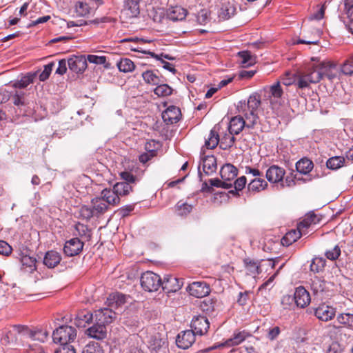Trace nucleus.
<instances>
[{"instance_id":"2","label":"nucleus","mask_w":353,"mask_h":353,"mask_svg":"<svg viewBox=\"0 0 353 353\" xmlns=\"http://www.w3.org/2000/svg\"><path fill=\"white\" fill-rule=\"evenodd\" d=\"M77 337V330L69 325H62L53 332L52 339L55 343L68 345L73 342Z\"/></svg>"},{"instance_id":"8","label":"nucleus","mask_w":353,"mask_h":353,"mask_svg":"<svg viewBox=\"0 0 353 353\" xmlns=\"http://www.w3.org/2000/svg\"><path fill=\"white\" fill-rule=\"evenodd\" d=\"M14 327L25 339H30L33 341H44L48 336V333L42 330H31L27 327L21 325H15Z\"/></svg>"},{"instance_id":"7","label":"nucleus","mask_w":353,"mask_h":353,"mask_svg":"<svg viewBox=\"0 0 353 353\" xmlns=\"http://www.w3.org/2000/svg\"><path fill=\"white\" fill-rule=\"evenodd\" d=\"M195 333L190 330L182 331L178 334L176 344L178 347L187 350L195 342Z\"/></svg>"},{"instance_id":"50","label":"nucleus","mask_w":353,"mask_h":353,"mask_svg":"<svg viewBox=\"0 0 353 353\" xmlns=\"http://www.w3.org/2000/svg\"><path fill=\"white\" fill-rule=\"evenodd\" d=\"M154 92L159 97H166L172 94V89L168 84L163 83L156 87Z\"/></svg>"},{"instance_id":"18","label":"nucleus","mask_w":353,"mask_h":353,"mask_svg":"<svg viewBox=\"0 0 353 353\" xmlns=\"http://www.w3.org/2000/svg\"><path fill=\"white\" fill-rule=\"evenodd\" d=\"M85 333L91 338L97 340H102L106 338L107 329L105 325L95 322L92 326L86 330Z\"/></svg>"},{"instance_id":"19","label":"nucleus","mask_w":353,"mask_h":353,"mask_svg":"<svg viewBox=\"0 0 353 353\" xmlns=\"http://www.w3.org/2000/svg\"><path fill=\"white\" fill-rule=\"evenodd\" d=\"M307 232L303 230H292L287 232L285 236L281 239V243L284 246H289L294 242L296 241L302 235H305Z\"/></svg>"},{"instance_id":"56","label":"nucleus","mask_w":353,"mask_h":353,"mask_svg":"<svg viewBox=\"0 0 353 353\" xmlns=\"http://www.w3.org/2000/svg\"><path fill=\"white\" fill-rule=\"evenodd\" d=\"M216 301L212 299H208L202 303L201 307L203 311L211 313L214 311Z\"/></svg>"},{"instance_id":"49","label":"nucleus","mask_w":353,"mask_h":353,"mask_svg":"<svg viewBox=\"0 0 353 353\" xmlns=\"http://www.w3.org/2000/svg\"><path fill=\"white\" fill-rule=\"evenodd\" d=\"M325 261L321 258H314L310 265V270L314 273H319L324 269Z\"/></svg>"},{"instance_id":"38","label":"nucleus","mask_w":353,"mask_h":353,"mask_svg":"<svg viewBox=\"0 0 353 353\" xmlns=\"http://www.w3.org/2000/svg\"><path fill=\"white\" fill-rule=\"evenodd\" d=\"M268 186V183L262 178H256L250 181L248 188L250 192H260Z\"/></svg>"},{"instance_id":"14","label":"nucleus","mask_w":353,"mask_h":353,"mask_svg":"<svg viewBox=\"0 0 353 353\" xmlns=\"http://www.w3.org/2000/svg\"><path fill=\"white\" fill-rule=\"evenodd\" d=\"M115 318V312L112 309L101 308L95 311L94 321L104 325L112 322Z\"/></svg>"},{"instance_id":"25","label":"nucleus","mask_w":353,"mask_h":353,"mask_svg":"<svg viewBox=\"0 0 353 353\" xmlns=\"http://www.w3.org/2000/svg\"><path fill=\"white\" fill-rule=\"evenodd\" d=\"M126 301V296L119 292L110 294L107 298L106 303L108 306L117 308L124 304Z\"/></svg>"},{"instance_id":"48","label":"nucleus","mask_w":353,"mask_h":353,"mask_svg":"<svg viewBox=\"0 0 353 353\" xmlns=\"http://www.w3.org/2000/svg\"><path fill=\"white\" fill-rule=\"evenodd\" d=\"M12 101L19 108L25 106L26 102L24 92L17 90L12 96Z\"/></svg>"},{"instance_id":"13","label":"nucleus","mask_w":353,"mask_h":353,"mask_svg":"<svg viewBox=\"0 0 353 353\" xmlns=\"http://www.w3.org/2000/svg\"><path fill=\"white\" fill-rule=\"evenodd\" d=\"M294 299H295V304L296 306L301 308L305 307L311 301L310 293L303 286H299L296 288L294 293Z\"/></svg>"},{"instance_id":"57","label":"nucleus","mask_w":353,"mask_h":353,"mask_svg":"<svg viewBox=\"0 0 353 353\" xmlns=\"http://www.w3.org/2000/svg\"><path fill=\"white\" fill-rule=\"evenodd\" d=\"M79 215L81 218L85 219L86 220H88L90 218L95 216L92 209V207H89L87 205H83L80 208Z\"/></svg>"},{"instance_id":"45","label":"nucleus","mask_w":353,"mask_h":353,"mask_svg":"<svg viewBox=\"0 0 353 353\" xmlns=\"http://www.w3.org/2000/svg\"><path fill=\"white\" fill-rule=\"evenodd\" d=\"M36 77V74H28L23 77L21 80L15 82L13 86L15 88H25L30 83H33V81Z\"/></svg>"},{"instance_id":"22","label":"nucleus","mask_w":353,"mask_h":353,"mask_svg":"<svg viewBox=\"0 0 353 353\" xmlns=\"http://www.w3.org/2000/svg\"><path fill=\"white\" fill-rule=\"evenodd\" d=\"M320 221V217L313 212H310L307 214L303 221L298 224V229L303 230L305 232H307V228H309L312 225L319 223Z\"/></svg>"},{"instance_id":"4","label":"nucleus","mask_w":353,"mask_h":353,"mask_svg":"<svg viewBox=\"0 0 353 353\" xmlns=\"http://www.w3.org/2000/svg\"><path fill=\"white\" fill-rule=\"evenodd\" d=\"M140 281L143 289L148 292L157 291L162 284L160 276L151 271L142 274Z\"/></svg>"},{"instance_id":"52","label":"nucleus","mask_w":353,"mask_h":353,"mask_svg":"<svg viewBox=\"0 0 353 353\" xmlns=\"http://www.w3.org/2000/svg\"><path fill=\"white\" fill-rule=\"evenodd\" d=\"M337 321L339 323L348 327L353 326V314L350 313L340 314L337 316Z\"/></svg>"},{"instance_id":"61","label":"nucleus","mask_w":353,"mask_h":353,"mask_svg":"<svg viewBox=\"0 0 353 353\" xmlns=\"http://www.w3.org/2000/svg\"><path fill=\"white\" fill-rule=\"evenodd\" d=\"M54 65V63L53 62H51L44 66L43 72L39 74V80L41 81H44L48 79L50 74L52 72Z\"/></svg>"},{"instance_id":"34","label":"nucleus","mask_w":353,"mask_h":353,"mask_svg":"<svg viewBox=\"0 0 353 353\" xmlns=\"http://www.w3.org/2000/svg\"><path fill=\"white\" fill-rule=\"evenodd\" d=\"M220 142L218 130L214 126L210 132L208 138L205 140V147L208 149L215 148Z\"/></svg>"},{"instance_id":"33","label":"nucleus","mask_w":353,"mask_h":353,"mask_svg":"<svg viewBox=\"0 0 353 353\" xmlns=\"http://www.w3.org/2000/svg\"><path fill=\"white\" fill-rule=\"evenodd\" d=\"M216 159L214 156H207L203 160V170L206 174H210L216 170Z\"/></svg>"},{"instance_id":"43","label":"nucleus","mask_w":353,"mask_h":353,"mask_svg":"<svg viewBox=\"0 0 353 353\" xmlns=\"http://www.w3.org/2000/svg\"><path fill=\"white\" fill-rule=\"evenodd\" d=\"M142 77L147 83L152 85H158L162 81L160 77L152 70L144 72Z\"/></svg>"},{"instance_id":"46","label":"nucleus","mask_w":353,"mask_h":353,"mask_svg":"<svg viewBox=\"0 0 353 353\" xmlns=\"http://www.w3.org/2000/svg\"><path fill=\"white\" fill-rule=\"evenodd\" d=\"M187 15V10L180 6H176L172 8L170 18L173 21L183 20Z\"/></svg>"},{"instance_id":"5","label":"nucleus","mask_w":353,"mask_h":353,"mask_svg":"<svg viewBox=\"0 0 353 353\" xmlns=\"http://www.w3.org/2000/svg\"><path fill=\"white\" fill-rule=\"evenodd\" d=\"M330 285H332L330 283L326 282L316 276L312 279L311 290L317 299L322 301L329 296L328 292Z\"/></svg>"},{"instance_id":"64","label":"nucleus","mask_w":353,"mask_h":353,"mask_svg":"<svg viewBox=\"0 0 353 353\" xmlns=\"http://www.w3.org/2000/svg\"><path fill=\"white\" fill-rule=\"evenodd\" d=\"M12 251V247L5 241H0V254L9 256Z\"/></svg>"},{"instance_id":"40","label":"nucleus","mask_w":353,"mask_h":353,"mask_svg":"<svg viewBox=\"0 0 353 353\" xmlns=\"http://www.w3.org/2000/svg\"><path fill=\"white\" fill-rule=\"evenodd\" d=\"M306 74L310 78L308 81L312 82V83H316L323 78L319 63L311 68Z\"/></svg>"},{"instance_id":"59","label":"nucleus","mask_w":353,"mask_h":353,"mask_svg":"<svg viewBox=\"0 0 353 353\" xmlns=\"http://www.w3.org/2000/svg\"><path fill=\"white\" fill-rule=\"evenodd\" d=\"M210 183L211 186L222 188L224 189H229L232 186V183L224 181V180L221 181L219 179H210Z\"/></svg>"},{"instance_id":"44","label":"nucleus","mask_w":353,"mask_h":353,"mask_svg":"<svg viewBox=\"0 0 353 353\" xmlns=\"http://www.w3.org/2000/svg\"><path fill=\"white\" fill-rule=\"evenodd\" d=\"M193 206L188 203L179 201L175 205V210L179 216H186L192 210Z\"/></svg>"},{"instance_id":"62","label":"nucleus","mask_w":353,"mask_h":353,"mask_svg":"<svg viewBox=\"0 0 353 353\" xmlns=\"http://www.w3.org/2000/svg\"><path fill=\"white\" fill-rule=\"evenodd\" d=\"M246 177L244 176H242L234 181V190H231L230 192L232 194H234L235 192L241 191L242 190L246 184Z\"/></svg>"},{"instance_id":"55","label":"nucleus","mask_w":353,"mask_h":353,"mask_svg":"<svg viewBox=\"0 0 353 353\" xmlns=\"http://www.w3.org/2000/svg\"><path fill=\"white\" fill-rule=\"evenodd\" d=\"M248 336L249 334L246 332H240L237 334H234V337L230 339L228 343H229L230 342V344L232 345H237L243 342Z\"/></svg>"},{"instance_id":"26","label":"nucleus","mask_w":353,"mask_h":353,"mask_svg":"<svg viewBox=\"0 0 353 353\" xmlns=\"http://www.w3.org/2000/svg\"><path fill=\"white\" fill-rule=\"evenodd\" d=\"M93 319V314L88 310L79 312L74 318V324L77 327H83L86 324L90 323Z\"/></svg>"},{"instance_id":"9","label":"nucleus","mask_w":353,"mask_h":353,"mask_svg":"<svg viewBox=\"0 0 353 353\" xmlns=\"http://www.w3.org/2000/svg\"><path fill=\"white\" fill-rule=\"evenodd\" d=\"M84 243L79 238H72L65 243L63 252L68 256L78 255L83 250Z\"/></svg>"},{"instance_id":"20","label":"nucleus","mask_w":353,"mask_h":353,"mask_svg":"<svg viewBox=\"0 0 353 353\" xmlns=\"http://www.w3.org/2000/svg\"><path fill=\"white\" fill-rule=\"evenodd\" d=\"M325 333L327 336L334 341H343L346 337L344 329L334 325H328L325 327Z\"/></svg>"},{"instance_id":"28","label":"nucleus","mask_w":353,"mask_h":353,"mask_svg":"<svg viewBox=\"0 0 353 353\" xmlns=\"http://www.w3.org/2000/svg\"><path fill=\"white\" fill-rule=\"evenodd\" d=\"M92 209L95 216H99L105 212L108 206L101 197H96L92 199Z\"/></svg>"},{"instance_id":"47","label":"nucleus","mask_w":353,"mask_h":353,"mask_svg":"<svg viewBox=\"0 0 353 353\" xmlns=\"http://www.w3.org/2000/svg\"><path fill=\"white\" fill-rule=\"evenodd\" d=\"M77 234L82 239L88 241L91 238V231L83 224L77 223L75 226Z\"/></svg>"},{"instance_id":"17","label":"nucleus","mask_w":353,"mask_h":353,"mask_svg":"<svg viewBox=\"0 0 353 353\" xmlns=\"http://www.w3.org/2000/svg\"><path fill=\"white\" fill-rule=\"evenodd\" d=\"M335 309L325 304L320 305L314 312L316 318L323 321L331 320L335 316Z\"/></svg>"},{"instance_id":"58","label":"nucleus","mask_w":353,"mask_h":353,"mask_svg":"<svg viewBox=\"0 0 353 353\" xmlns=\"http://www.w3.org/2000/svg\"><path fill=\"white\" fill-rule=\"evenodd\" d=\"M256 113L257 112H249L248 114H245V121L246 122V126L248 128H251L257 123L259 117Z\"/></svg>"},{"instance_id":"23","label":"nucleus","mask_w":353,"mask_h":353,"mask_svg":"<svg viewBox=\"0 0 353 353\" xmlns=\"http://www.w3.org/2000/svg\"><path fill=\"white\" fill-rule=\"evenodd\" d=\"M246 126V122L241 117H232L229 123V132L230 134H239Z\"/></svg>"},{"instance_id":"53","label":"nucleus","mask_w":353,"mask_h":353,"mask_svg":"<svg viewBox=\"0 0 353 353\" xmlns=\"http://www.w3.org/2000/svg\"><path fill=\"white\" fill-rule=\"evenodd\" d=\"M261 104L260 97L257 94L251 95L247 101V107L250 110H256Z\"/></svg>"},{"instance_id":"60","label":"nucleus","mask_w":353,"mask_h":353,"mask_svg":"<svg viewBox=\"0 0 353 353\" xmlns=\"http://www.w3.org/2000/svg\"><path fill=\"white\" fill-rule=\"evenodd\" d=\"M341 71L346 75L353 74V56L343 64Z\"/></svg>"},{"instance_id":"32","label":"nucleus","mask_w":353,"mask_h":353,"mask_svg":"<svg viewBox=\"0 0 353 353\" xmlns=\"http://www.w3.org/2000/svg\"><path fill=\"white\" fill-rule=\"evenodd\" d=\"M74 12L78 17H85L91 14L92 8L85 1H77L74 5Z\"/></svg>"},{"instance_id":"21","label":"nucleus","mask_w":353,"mask_h":353,"mask_svg":"<svg viewBox=\"0 0 353 353\" xmlns=\"http://www.w3.org/2000/svg\"><path fill=\"white\" fill-rule=\"evenodd\" d=\"M220 174L224 181L231 183L230 181L237 176L238 170L233 165L227 163L221 168Z\"/></svg>"},{"instance_id":"30","label":"nucleus","mask_w":353,"mask_h":353,"mask_svg":"<svg viewBox=\"0 0 353 353\" xmlns=\"http://www.w3.org/2000/svg\"><path fill=\"white\" fill-rule=\"evenodd\" d=\"M21 263L22 268L25 272L32 273L36 270L37 260L34 257L30 256L27 254H22L21 256Z\"/></svg>"},{"instance_id":"31","label":"nucleus","mask_w":353,"mask_h":353,"mask_svg":"<svg viewBox=\"0 0 353 353\" xmlns=\"http://www.w3.org/2000/svg\"><path fill=\"white\" fill-rule=\"evenodd\" d=\"M313 168V162L307 158L301 159L296 163L297 172L305 175L309 174L312 170Z\"/></svg>"},{"instance_id":"1","label":"nucleus","mask_w":353,"mask_h":353,"mask_svg":"<svg viewBox=\"0 0 353 353\" xmlns=\"http://www.w3.org/2000/svg\"><path fill=\"white\" fill-rule=\"evenodd\" d=\"M146 343L151 353H170L167 336L155 328L148 330Z\"/></svg>"},{"instance_id":"51","label":"nucleus","mask_w":353,"mask_h":353,"mask_svg":"<svg viewBox=\"0 0 353 353\" xmlns=\"http://www.w3.org/2000/svg\"><path fill=\"white\" fill-rule=\"evenodd\" d=\"M345 6L346 10L345 14L347 16V21H345L346 26L353 33V4L350 5L348 3H345Z\"/></svg>"},{"instance_id":"42","label":"nucleus","mask_w":353,"mask_h":353,"mask_svg":"<svg viewBox=\"0 0 353 353\" xmlns=\"http://www.w3.org/2000/svg\"><path fill=\"white\" fill-rule=\"evenodd\" d=\"M117 67L121 72H130L134 69V63L128 58H122L117 63Z\"/></svg>"},{"instance_id":"63","label":"nucleus","mask_w":353,"mask_h":353,"mask_svg":"<svg viewBox=\"0 0 353 353\" xmlns=\"http://www.w3.org/2000/svg\"><path fill=\"white\" fill-rule=\"evenodd\" d=\"M86 60L90 63H92L97 65H102L106 62V57L105 56L90 54L86 58Z\"/></svg>"},{"instance_id":"35","label":"nucleus","mask_w":353,"mask_h":353,"mask_svg":"<svg viewBox=\"0 0 353 353\" xmlns=\"http://www.w3.org/2000/svg\"><path fill=\"white\" fill-rule=\"evenodd\" d=\"M113 189L119 198L120 196H127L132 192V185L127 182L117 183L113 186Z\"/></svg>"},{"instance_id":"37","label":"nucleus","mask_w":353,"mask_h":353,"mask_svg":"<svg viewBox=\"0 0 353 353\" xmlns=\"http://www.w3.org/2000/svg\"><path fill=\"white\" fill-rule=\"evenodd\" d=\"M161 117L166 124H174L181 119V112H161Z\"/></svg>"},{"instance_id":"6","label":"nucleus","mask_w":353,"mask_h":353,"mask_svg":"<svg viewBox=\"0 0 353 353\" xmlns=\"http://www.w3.org/2000/svg\"><path fill=\"white\" fill-rule=\"evenodd\" d=\"M319 65L323 77H327L331 82L339 79L340 71L336 63L324 60L319 62Z\"/></svg>"},{"instance_id":"29","label":"nucleus","mask_w":353,"mask_h":353,"mask_svg":"<svg viewBox=\"0 0 353 353\" xmlns=\"http://www.w3.org/2000/svg\"><path fill=\"white\" fill-rule=\"evenodd\" d=\"M141 0H125V12L129 17H136L139 14Z\"/></svg>"},{"instance_id":"12","label":"nucleus","mask_w":353,"mask_h":353,"mask_svg":"<svg viewBox=\"0 0 353 353\" xmlns=\"http://www.w3.org/2000/svg\"><path fill=\"white\" fill-rule=\"evenodd\" d=\"M69 69L77 73H83L87 68V60L84 56H73L68 59Z\"/></svg>"},{"instance_id":"10","label":"nucleus","mask_w":353,"mask_h":353,"mask_svg":"<svg viewBox=\"0 0 353 353\" xmlns=\"http://www.w3.org/2000/svg\"><path fill=\"white\" fill-rule=\"evenodd\" d=\"M210 327L208 319L205 316H194L191 322V328L195 335L202 336L207 333Z\"/></svg>"},{"instance_id":"39","label":"nucleus","mask_w":353,"mask_h":353,"mask_svg":"<svg viewBox=\"0 0 353 353\" xmlns=\"http://www.w3.org/2000/svg\"><path fill=\"white\" fill-rule=\"evenodd\" d=\"M244 263L248 274L256 276L261 273L260 265L258 262L246 259L244 260Z\"/></svg>"},{"instance_id":"11","label":"nucleus","mask_w":353,"mask_h":353,"mask_svg":"<svg viewBox=\"0 0 353 353\" xmlns=\"http://www.w3.org/2000/svg\"><path fill=\"white\" fill-rule=\"evenodd\" d=\"M188 290L190 295L202 298L208 296L210 292V286L204 281H196L190 284Z\"/></svg>"},{"instance_id":"16","label":"nucleus","mask_w":353,"mask_h":353,"mask_svg":"<svg viewBox=\"0 0 353 353\" xmlns=\"http://www.w3.org/2000/svg\"><path fill=\"white\" fill-rule=\"evenodd\" d=\"M161 286L166 293L175 292L181 289L182 283L177 278L167 275L164 276Z\"/></svg>"},{"instance_id":"24","label":"nucleus","mask_w":353,"mask_h":353,"mask_svg":"<svg viewBox=\"0 0 353 353\" xmlns=\"http://www.w3.org/2000/svg\"><path fill=\"white\" fill-rule=\"evenodd\" d=\"M61 260V256L59 253L54 250H50L46 253L43 263L48 268H53L60 263Z\"/></svg>"},{"instance_id":"15","label":"nucleus","mask_w":353,"mask_h":353,"mask_svg":"<svg viewBox=\"0 0 353 353\" xmlns=\"http://www.w3.org/2000/svg\"><path fill=\"white\" fill-rule=\"evenodd\" d=\"M285 174L283 168L273 165L267 170L265 176L269 182L276 183L283 181Z\"/></svg>"},{"instance_id":"54","label":"nucleus","mask_w":353,"mask_h":353,"mask_svg":"<svg viewBox=\"0 0 353 353\" xmlns=\"http://www.w3.org/2000/svg\"><path fill=\"white\" fill-rule=\"evenodd\" d=\"M82 353H103V349L99 343L92 342L84 347Z\"/></svg>"},{"instance_id":"3","label":"nucleus","mask_w":353,"mask_h":353,"mask_svg":"<svg viewBox=\"0 0 353 353\" xmlns=\"http://www.w3.org/2000/svg\"><path fill=\"white\" fill-rule=\"evenodd\" d=\"M265 97L272 105V109L279 108L281 103L283 90L280 81H277L264 89Z\"/></svg>"},{"instance_id":"36","label":"nucleus","mask_w":353,"mask_h":353,"mask_svg":"<svg viewBox=\"0 0 353 353\" xmlns=\"http://www.w3.org/2000/svg\"><path fill=\"white\" fill-rule=\"evenodd\" d=\"M238 56L241 59V63L243 67H248L256 63V57L252 55L248 51H241L238 53Z\"/></svg>"},{"instance_id":"41","label":"nucleus","mask_w":353,"mask_h":353,"mask_svg":"<svg viewBox=\"0 0 353 353\" xmlns=\"http://www.w3.org/2000/svg\"><path fill=\"white\" fill-rule=\"evenodd\" d=\"M345 163V158L343 157L335 156L330 158L327 162L326 165L327 168L331 170H337L341 168Z\"/></svg>"},{"instance_id":"27","label":"nucleus","mask_w":353,"mask_h":353,"mask_svg":"<svg viewBox=\"0 0 353 353\" xmlns=\"http://www.w3.org/2000/svg\"><path fill=\"white\" fill-rule=\"evenodd\" d=\"M101 197L103 198L105 203L109 205H117L120 202V198L114 192V190L105 189L101 192Z\"/></svg>"}]
</instances>
